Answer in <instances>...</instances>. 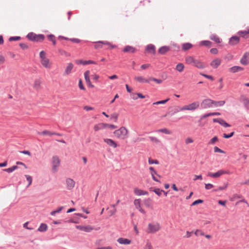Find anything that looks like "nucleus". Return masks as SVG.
<instances>
[{"instance_id":"nucleus-1","label":"nucleus","mask_w":249,"mask_h":249,"mask_svg":"<svg viewBox=\"0 0 249 249\" xmlns=\"http://www.w3.org/2000/svg\"><path fill=\"white\" fill-rule=\"evenodd\" d=\"M114 136L118 139L124 140L128 137V130L124 126H121L113 132Z\"/></svg>"},{"instance_id":"nucleus-2","label":"nucleus","mask_w":249,"mask_h":249,"mask_svg":"<svg viewBox=\"0 0 249 249\" xmlns=\"http://www.w3.org/2000/svg\"><path fill=\"white\" fill-rule=\"evenodd\" d=\"M160 229L161 225L160 223L153 221L148 224L146 232L149 234H153L158 232Z\"/></svg>"},{"instance_id":"nucleus-3","label":"nucleus","mask_w":249,"mask_h":249,"mask_svg":"<svg viewBox=\"0 0 249 249\" xmlns=\"http://www.w3.org/2000/svg\"><path fill=\"white\" fill-rule=\"evenodd\" d=\"M40 63L42 66L46 69H50L52 67V63L49 58L46 57V53L44 51L40 52L39 53Z\"/></svg>"},{"instance_id":"nucleus-4","label":"nucleus","mask_w":249,"mask_h":249,"mask_svg":"<svg viewBox=\"0 0 249 249\" xmlns=\"http://www.w3.org/2000/svg\"><path fill=\"white\" fill-rule=\"evenodd\" d=\"M199 107V103L198 102H195L190 104L183 106L180 108V111H194Z\"/></svg>"},{"instance_id":"nucleus-5","label":"nucleus","mask_w":249,"mask_h":249,"mask_svg":"<svg viewBox=\"0 0 249 249\" xmlns=\"http://www.w3.org/2000/svg\"><path fill=\"white\" fill-rule=\"evenodd\" d=\"M27 37L31 41L36 42H42L44 40L45 36L43 35H36L34 33H30L27 36Z\"/></svg>"},{"instance_id":"nucleus-6","label":"nucleus","mask_w":249,"mask_h":249,"mask_svg":"<svg viewBox=\"0 0 249 249\" xmlns=\"http://www.w3.org/2000/svg\"><path fill=\"white\" fill-rule=\"evenodd\" d=\"M231 172L228 170H219L215 173L208 172V176L213 178H218L225 174H230Z\"/></svg>"},{"instance_id":"nucleus-7","label":"nucleus","mask_w":249,"mask_h":249,"mask_svg":"<svg viewBox=\"0 0 249 249\" xmlns=\"http://www.w3.org/2000/svg\"><path fill=\"white\" fill-rule=\"evenodd\" d=\"M75 181L71 178H67L65 179L66 188L67 190L71 191L75 186Z\"/></svg>"},{"instance_id":"nucleus-8","label":"nucleus","mask_w":249,"mask_h":249,"mask_svg":"<svg viewBox=\"0 0 249 249\" xmlns=\"http://www.w3.org/2000/svg\"><path fill=\"white\" fill-rule=\"evenodd\" d=\"M60 164V160L58 157L53 156L52 158V170L53 172H56L58 169Z\"/></svg>"},{"instance_id":"nucleus-9","label":"nucleus","mask_w":249,"mask_h":249,"mask_svg":"<svg viewBox=\"0 0 249 249\" xmlns=\"http://www.w3.org/2000/svg\"><path fill=\"white\" fill-rule=\"evenodd\" d=\"M76 228L77 229H79L81 231H84L85 232H91L92 230H94V228L89 225L87 226H81V225H78L76 226Z\"/></svg>"},{"instance_id":"nucleus-10","label":"nucleus","mask_w":249,"mask_h":249,"mask_svg":"<svg viewBox=\"0 0 249 249\" xmlns=\"http://www.w3.org/2000/svg\"><path fill=\"white\" fill-rule=\"evenodd\" d=\"M213 101L209 99H207L204 100L201 103V106L203 108H206L211 107H212L213 105Z\"/></svg>"},{"instance_id":"nucleus-11","label":"nucleus","mask_w":249,"mask_h":249,"mask_svg":"<svg viewBox=\"0 0 249 249\" xmlns=\"http://www.w3.org/2000/svg\"><path fill=\"white\" fill-rule=\"evenodd\" d=\"M104 142L106 143L108 146L112 147L114 148H116L118 146L117 143L111 139H104Z\"/></svg>"},{"instance_id":"nucleus-12","label":"nucleus","mask_w":249,"mask_h":249,"mask_svg":"<svg viewBox=\"0 0 249 249\" xmlns=\"http://www.w3.org/2000/svg\"><path fill=\"white\" fill-rule=\"evenodd\" d=\"M134 204L136 208L138 209L141 213H145L144 210L141 207L140 199H135L134 201Z\"/></svg>"},{"instance_id":"nucleus-13","label":"nucleus","mask_w":249,"mask_h":249,"mask_svg":"<svg viewBox=\"0 0 249 249\" xmlns=\"http://www.w3.org/2000/svg\"><path fill=\"white\" fill-rule=\"evenodd\" d=\"M221 63V60L219 58H216L211 62L210 65L212 68L216 69L220 65Z\"/></svg>"},{"instance_id":"nucleus-14","label":"nucleus","mask_w":249,"mask_h":249,"mask_svg":"<svg viewBox=\"0 0 249 249\" xmlns=\"http://www.w3.org/2000/svg\"><path fill=\"white\" fill-rule=\"evenodd\" d=\"M133 191L134 193L136 196H144L148 194V193L147 191L140 189L138 188H134Z\"/></svg>"},{"instance_id":"nucleus-15","label":"nucleus","mask_w":249,"mask_h":249,"mask_svg":"<svg viewBox=\"0 0 249 249\" xmlns=\"http://www.w3.org/2000/svg\"><path fill=\"white\" fill-rule=\"evenodd\" d=\"M240 63L244 65H247L249 63V56L247 53H245L241 58Z\"/></svg>"},{"instance_id":"nucleus-16","label":"nucleus","mask_w":249,"mask_h":249,"mask_svg":"<svg viewBox=\"0 0 249 249\" xmlns=\"http://www.w3.org/2000/svg\"><path fill=\"white\" fill-rule=\"evenodd\" d=\"M134 80L140 83H149V78L146 79L142 76H135Z\"/></svg>"},{"instance_id":"nucleus-17","label":"nucleus","mask_w":249,"mask_h":249,"mask_svg":"<svg viewBox=\"0 0 249 249\" xmlns=\"http://www.w3.org/2000/svg\"><path fill=\"white\" fill-rule=\"evenodd\" d=\"M75 63L77 64H82L84 65H87V64H97V63L94 61L92 60H88V61H84L82 60H76L75 61Z\"/></svg>"},{"instance_id":"nucleus-18","label":"nucleus","mask_w":249,"mask_h":249,"mask_svg":"<svg viewBox=\"0 0 249 249\" xmlns=\"http://www.w3.org/2000/svg\"><path fill=\"white\" fill-rule=\"evenodd\" d=\"M240 41V38L237 36H233L231 38H230L229 40V43L231 45H235L237 44Z\"/></svg>"},{"instance_id":"nucleus-19","label":"nucleus","mask_w":249,"mask_h":249,"mask_svg":"<svg viewBox=\"0 0 249 249\" xmlns=\"http://www.w3.org/2000/svg\"><path fill=\"white\" fill-rule=\"evenodd\" d=\"M73 68V65L71 63H70L68 64L65 70L64 75H68L70 74Z\"/></svg>"},{"instance_id":"nucleus-20","label":"nucleus","mask_w":249,"mask_h":249,"mask_svg":"<svg viewBox=\"0 0 249 249\" xmlns=\"http://www.w3.org/2000/svg\"><path fill=\"white\" fill-rule=\"evenodd\" d=\"M117 242L122 245H129L131 243V241L126 238L122 237L119 238L117 239Z\"/></svg>"},{"instance_id":"nucleus-21","label":"nucleus","mask_w":249,"mask_h":249,"mask_svg":"<svg viewBox=\"0 0 249 249\" xmlns=\"http://www.w3.org/2000/svg\"><path fill=\"white\" fill-rule=\"evenodd\" d=\"M104 129H106L105 123H99L94 125L93 127V129L95 131H98L100 130Z\"/></svg>"},{"instance_id":"nucleus-22","label":"nucleus","mask_w":249,"mask_h":249,"mask_svg":"<svg viewBox=\"0 0 249 249\" xmlns=\"http://www.w3.org/2000/svg\"><path fill=\"white\" fill-rule=\"evenodd\" d=\"M193 65L198 69H204L205 67V64L198 59L196 60Z\"/></svg>"},{"instance_id":"nucleus-23","label":"nucleus","mask_w":249,"mask_h":249,"mask_svg":"<svg viewBox=\"0 0 249 249\" xmlns=\"http://www.w3.org/2000/svg\"><path fill=\"white\" fill-rule=\"evenodd\" d=\"M196 60V59H195L193 56H190V55H188V56H186L185 58V62L188 64H193L194 65Z\"/></svg>"},{"instance_id":"nucleus-24","label":"nucleus","mask_w":249,"mask_h":249,"mask_svg":"<svg viewBox=\"0 0 249 249\" xmlns=\"http://www.w3.org/2000/svg\"><path fill=\"white\" fill-rule=\"evenodd\" d=\"M123 51L125 53H133L136 52V49L131 46H126L124 48Z\"/></svg>"},{"instance_id":"nucleus-25","label":"nucleus","mask_w":249,"mask_h":249,"mask_svg":"<svg viewBox=\"0 0 249 249\" xmlns=\"http://www.w3.org/2000/svg\"><path fill=\"white\" fill-rule=\"evenodd\" d=\"M170 50V47L168 46H162L160 47L158 53L161 54H164Z\"/></svg>"},{"instance_id":"nucleus-26","label":"nucleus","mask_w":249,"mask_h":249,"mask_svg":"<svg viewBox=\"0 0 249 249\" xmlns=\"http://www.w3.org/2000/svg\"><path fill=\"white\" fill-rule=\"evenodd\" d=\"M99 43H102L103 45L107 46L108 47V49H112L116 47V45H113L109 42L107 41H99Z\"/></svg>"},{"instance_id":"nucleus-27","label":"nucleus","mask_w":249,"mask_h":249,"mask_svg":"<svg viewBox=\"0 0 249 249\" xmlns=\"http://www.w3.org/2000/svg\"><path fill=\"white\" fill-rule=\"evenodd\" d=\"M149 170L150 171V174L151 175L152 179L155 181L159 182V180L157 179L156 177L155 176V175H157V173L154 170V168L153 167H150L149 168Z\"/></svg>"},{"instance_id":"nucleus-28","label":"nucleus","mask_w":249,"mask_h":249,"mask_svg":"<svg viewBox=\"0 0 249 249\" xmlns=\"http://www.w3.org/2000/svg\"><path fill=\"white\" fill-rule=\"evenodd\" d=\"M146 50L149 53H152L153 54L155 53V47L152 44H149L147 45Z\"/></svg>"},{"instance_id":"nucleus-29","label":"nucleus","mask_w":249,"mask_h":249,"mask_svg":"<svg viewBox=\"0 0 249 249\" xmlns=\"http://www.w3.org/2000/svg\"><path fill=\"white\" fill-rule=\"evenodd\" d=\"M243 70V68L240 66H233L231 68H230V71L234 73L236 72L242 71Z\"/></svg>"},{"instance_id":"nucleus-30","label":"nucleus","mask_w":249,"mask_h":249,"mask_svg":"<svg viewBox=\"0 0 249 249\" xmlns=\"http://www.w3.org/2000/svg\"><path fill=\"white\" fill-rule=\"evenodd\" d=\"M193 47V45L190 43H185L182 45V50L186 51Z\"/></svg>"},{"instance_id":"nucleus-31","label":"nucleus","mask_w":249,"mask_h":249,"mask_svg":"<svg viewBox=\"0 0 249 249\" xmlns=\"http://www.w3.org/2000/svg\"><path fill=\"white\" fill-rule=\"evenodd\" d=\"M184 69V65L181 63L177 64L176 67V70L179 72H181Z\"/></svg>"},{"instance_id":"nucleus-32","label":"nucleus","mask_w":249,"mask_h":249,"mask_svg":"<svg viewBox=\"0 0 249 249\" xmlns=\"http://www.w3.org/2000/svg\"><path fill=\"white\" fill-rule=\"evenodd\" d=\"M41 81L40 79H37L35 80L34 84V88L36 89H40L41 85Z\"/></svg>"},{"instance_id":"nucleus-33","label":"nucleus","mask_w":249,"mask_h":249,"mask_svg":"<svg viewBox=\"0 0 249 249\" xmlns=\"http://www.w3.org/2000/svg\"><path fill=\"white\" fill-rule=\"evenodd\" d=\"M220 115V113H219V112H212V113H207V114L203 115L201 117V120H202L203 119H205V118H206L208 117L211 116Z\"/></svg>"},{"instance_id":"nucleus-34","label":"nucleus","mask_w":249,"mask_h":249,"mask_svg":"<svg viewBox=\"0 0 249 249\" xmlns=\"http://www.w3.org/2000/svg\"><path fill=\"white\" fill-rule=\"evenodd\" d=\"M38 134L39 135H47L49 136H52V135H53V134H55V132H52L48 130H44L42 132H38Z\"/></svg>"},{"instance_id":"nucleus-35","label":"nucleus","mask_w":249,"mask_h":249,"mask_svg":"<svg viewBox=\"0 0 249 249\" xmlns=\"http://www.w3.org/2000/svg\"><path fill=\"white\" fill-rule=\"evenodd\" d=\"M48 226L46 224L42 223L38 229V231L40 232H43L47 231Z\"/></svg>"},{"instance_id":"nucleus-36","label":"nucleus","mask_w":249,"mask_h":249,"mask_svg":"<svg viewBox=\"0 0 249 249\" xmlns=\"http://www.w3.org/2000/svg\"><path fill=\"white\" fill-rule=\"evenodd\" d=\"M151 81H154L156 83H157V84H161L162 83V80L161 79H157V78H155L153 77H150L149 78V83Z\"/></svg>"},{"instance_id":"nucleus-37","label":"nucleus","mask_w":249,"mask_h":249,"mask_svg":"<svg viewBox=\"0 0 249 249\" xmlns=\"http://www.w3.org/2000/svg\"><path fill=\"white\" fill-rule=\"evenodd\" d=\"M199 45L201 46H205L208 47H210L212 45V42L210 41L204 40L202 41L199 43Z\"/></svg>"},{"instance_id":"nucleus-38","label":"nucleus","mask_w":249,"mask_h":249,"mask_svg":"<svg viewBox=\"0 0 249 249\" xmlns=\"http://www.w3.org/2000/svg\"><path fill=\"white\" fill-rule=\"evenodd\" d=\"M210 39L216 43H220L221 39L216 35H213L210 36Z\"/></svg>"},{"instance_id":"nucleus-39","label":"nucleus","mask_w":249,"mask_h":249,"mask_svg":"<svg viewBox=\"0 0 249 249\" xmlns=\"http://www.w3.org/2000/svg\"><path fill=\"white\" fill-rule=\"evenodd\" d=\"M225 104V101H214L213 104L215 107L223 106Z\"/></svg>"},{"instance_id":"nucleus-40","label":"nucleus","mask_w":249,"mask_h":249,"mask_svg":"<svg viewBox=\"0 0 249 249\" xmlns=\"http://www.w3.org/2000/svg\"><path fill=\"white\" fill-rule=\"evenodd\" d=\"M18 168V167L17 166L14 165L10 168L4 169V171L8 173H11L15 171V170L17 169Z\"/></svg>"},{"instance_id":"nucleus-41","label":"nucleus","mask_w":249,"mask_h":249,"mask_svg":"<svg viewBox=\"0 0 249 249\" xmlns=\"http://www.w3.org/2000/svg\"><path fill=\"white\" fill-rule=\"evenodd\" d=\"M89 76H90L89 71V70L86 71L84 73V77H85L86 82L90 80V78H89Z\"/></svg>"},{"instance_id":"nucleus-42","label":"nucleus","mask_w":249,"mask_h":249,"mask_svg":"<svg viewBox=\"0 0 249 249\" xmlns=\"http://www.w3.org/2000/svg\"><path fill=\"white\" fill-rule=\"evenodd\" d=\"M25 177L28 182V184L27 186V187H28L31 185L32 183V177L31 176L28 175H25Z\"/></svg>"},{"instance_id":"nucleus-43","label":"nucleus","mask_w":249,"mask_h":249,"mask_svg":"<svg viewBox=\"0 0 249 249\" xmlns=\"http://www.w3.org/2000/svg\"><path fill=\"white\" fill-rule=\"evenodd\" d=\"M219 124L225 127H230L231 126L229 124L221 119H220V120L219 122Z\"/></svg>"},{"instance_id":"nucleus-44","label":"nucleus","mask_w":249,"mask_h":249,"mask_svg":"<svg viewBox=\"0 0 249 249\" xmlns=\"http://www.w3.org/2000/svg\"><path fill=\"white\" fill-rule=\"evenodd\" d=\"M157 131L162 132V133H165L166 134H171V132L167 128H163V129H159L158 130H157Z\"/></svg>"},{"instance_id":"nucleus-45","label":"nucleus","mask_w":249,"mask_h":249,"mask_svg":"<svg viewBox=\"0 0 249 249\" xmlns=\"http://www.w3.org/2000/svg\"><path fill=\"white\" fill-rule=\"evenodd\" d=\"M148 163L149 164H158L159 163V162L157 160H153L151 158H149L148 159Z\"/></svg>"},{"instance_id":"nucleus-46","label":"nucleus","mask_w":249,"mask_h":249,"mask_svg":"<svg viewBox=\"0 0 249 249\" xmlns=\"http://www.w3.org/2000/svg\"><path fill=\"white\" fill-rule=\"evenodd\" d=\"M105 128H108L111 129H114L117 128V126H116L114 124H106V123H105Z\"/></svg>"},{"instance_id":"nucleus-47","label":"nucleus","mask_w":249,"mask_h":249,"mask_svg":"<svg viewBox=\"0 0 249 249\" xmlns=\"http://www.w3.org/2000/svg\"><path fill=\"white\" fill-rule=\"evenodd\" d=\"M218 138L216 136H214L213 137L209 142V144H213L216 142H218Z\"/></svg>"},{"instance_id":"nucleus-48","label":"nucleus","mask_w":249,"mask_h":249,"mask_svg":"<svg viewBox=\"0 0 249 249\" xmlns=\"http://www.w3.org/2000/svg\"><path fill=\"white\" fill-rule=\"evenodd\" d=\"M169 100V98H167L166 100H161L160 101H157L153 103V105H160V104H165L167 101Z\"/></svg>"},{"instance_id":"nucleus-49","label":"nucleus","mask_w":249,"mask_h":249,"mask_svg":"<svg viewBox=\"0 0 249 249\" xmlns=\"http://www.w3.org/2000/svg\"><path fill=\"white\" fill-rule=\"evenodd\" d=\"M153 191L157 195L159 196H160L161 195V193L162 192L163 190H160L159 188H155L154 189Z\"/></svg>"},{"instance_id":"nucleus-50","label":"nucleus","mask_w":249,"mask_h":249,"mask_svg":"<svg viewBox=\"0 0 249 249\" xmlns=\"http://www.w3.org/2000/svg\"><path fill=\"white\" fill-rule=\"evenodd\" d=\"M150 139L151 142L155 143H158L160 142V140L155 137H150Z\"/></svg>"},{"instance_id":"nucleus-51","label":"nucleus","mask_w":249,"mask_h":249,"mask_svg":"<svg viewBox=\"0 0 249 249\" xmlns=\"http://www.w3.org/2000/svg\"><path fill=\"white\" fill-rule=\"evenodd\" d=\"M195 234L196 236H199L201 235L203 236L204 235V233L202 231L199 230H196V231L195 232Z\"/></svg>"},{"instance_id":"nucleus-52","label":"nucleus","mask_w":249,"mask_h":249,"mask_svg":"<svg viewBox=\"0 0 249 249\" xmlns=\"http://www.w3.org/2000/svg\"><path fill=\"white\" fill-rule=\"evenodd\" d=\"M228 186V184H226L223 187H219L216 189L214 190V191H220L222 190H225Z\"/></svg>"},{"instance_id":"nucleus-53","label":"nucleus","mask_w":249,"mask_h":249,"mask_svg":"<svg viewBox=\"0 0 249 249\" xmlns=\"http://www.w3.org/2000/svg\"><path fill=\"white\" fill-rule=\"evenodd\" d=\"M78 86H79L80 89H81V90H85V88L83 84L82 81L81 79H79V80Z\"/></svg>"},{"instance_id":"nucleus-54","label":"nucleus","mask_w":249,"mask_h":249,"mask_svg":"<svg viewBox=\"0 0 249 249\" xmlns=\"http://www.w3.org/2000/svg\"><path fill=\"white\" fill-rule=\"evenodd\" d=\"M118 118V114L116 113H114L111 115V118L114 120V121L116 122Z\"/></svg>"},{"instance_id":"nucleus-55","label":"nucleus","mask_w":249,"mask_h":249,"mask_svg":"<svg viewBox=\"0 0 249 249\" xmlns=\"http://www.w3.org/2000/svg\"><path fill=\"white\" fill-rule=\"evenodd\" d=\"M203 202V201L201 199H197L196 200H195L194 202L192 203L191 204V206H195L196 205H197L198 204H201Z\"/></svg>"},{"instance_id":"nucleus-56","label":"nucleus","mask_w":249,"mask_h":249,"mask_svg":"<svg viewBox=\"0 0 249 249\" xmlns=\"http://www.w3.org/2000/svg\"><path fill=\"white\" fill-rule=\"evenodd\" d=\"M185 143L186 144H188L189 143H193L194 142V140L192 138H191V137H187L186 139H185Z\"/></svg>"},{"instance_id":"nucleus-57","label":"nucleus","mask_w":249,"mask_h":249,"mask_svg":"<svg viewBox=\"0 0 249 249\" xmlns=\"http://www.w3.org/2000/svg\"><path fill=\"white\" fill-rule=\"evenodd\" d=\"M213 187V185L211 183H206L205 184V188L206 190L211 189Z\"/></svg>"},{"instance_id":"nucleus-58","label":"nucleus","mask_w":249,"mask_h":249,"mask_svg":"<svg viewBox=\"0 0 249 249\" xmlns=\"http://www.w3.org/2000/svg\"><path fill=\"white\" fill-rule=\"evenodd\" d=\"M20 39V37L19 36H12L10 37L9 39V40L10 41H18Z\"/></svg>"},{"instance_id":"nucleus-59","label":"nucleus","mask_w":249,"mask_h":249,"mask_svg":"<svg viewBox=\"0 0 249 249\" xmlns=\"http://www.w3.org/2000/svg\"><path fill=\"white\" fill-rule=\"evenodd\" d=\"M5 57L2 54H0V65L3 64L5 63Z\"/></svg>"},{"instance_id":"nucleus-60","label":"nucleus","mask_w":249,"mask_h":249,"mask_svg":"<svg viewBox=\"0 0 249 249\" xmlns=\"http://www.w3.org/2000/svg\"><path fill=\"white\" fill-rule=\"evenodd\" d=\"M234 132H232L229 134H223V137L226 139H228L234 135Z\"/></svg>"},{"instance_id":"nucleus-61","label":"nucleus","mask_w":249,"mask_h":249,"mask_svg":"<svg viewBox=\"0 0 249 249\" xmlns=\"http://www.w3.org/2000/svg\"><path fill=\"white\" fill-rule=\"evenodd\" d=\"M214 152H218L220 153H225V152L223 151L222 150L219 148L218 147H214Z\"/></svg>"},{"instance_id":"nucleus-62","label":"nucleus","mask_w":249,"mask_h":249,"mask_svg":"<svg viewBox=\"0 0 249 249\" xmlns=\"http://www.w3.org/2000/svg\"><path fill=\"white\" fill-rule=\"evenodd\" d=\"M197 179L202 180V176L201 175H194V178H193L194 181H196Z\"/></svg>"},{"instance_id":"nucleus-63","label":"nucleus","mask_w":249,"mask_h":249,"mask_svg":"<svg viewBox=\"0 0 249 249\" xmlns=\"http://www.w3.org/2000/svg\"><path fill=\"white\" fill-rule=\"evenodd\" d=\"M144 249H153L151 244L149 242H147L144 247Z\"/></svg>"},{"instance_id":"nucleus-64","label":"nucleus","mask_w":249,"mask_h":249,"mask_svg":"<svg viewBox=\"0 0 249 249\" xmlns=\"http://www.w3.org/2000/svg\"><path fill=\"white\" fill-rule=\"evenodd\" d=\"M233 58V56L230 53L227 54V55L225 56V59L228 60V61L232 60Z\"/></svg>"}]
</instances>
